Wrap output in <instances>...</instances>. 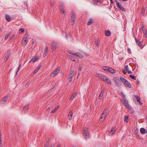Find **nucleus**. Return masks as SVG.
I'll list each match as a JSON object with an SVG mask.
<instances>
[{
	"instance_id": "nucleus-1",
	"label": "nucleus",
	"mask_w": 147,
	"mask_h": 147,
	"mask_svg": "<svg viewBox=\"0 0 147 147\" xmlns=\"http://www.w3.org/2000/svg\"><path fill=\"white\" fill-rule=\"evenodd\" d=\"M120 78L122 83L124 84L125 87H127L129 88L131 87V86L129 82L121 76L120 77Z\"/></svg>"
},
{
	"instance_id": "nucleus-2",
	"label": "nucleus",
	"mask_w": 147,
	"mask_h": 147,
	"mask_svg": "<svg viewBox=\"0 0 147 147\" xmlns=\"http://www.w3.org/2000/svg\"><path fill=\"white\" fill-rule=\"evenodd\" d=\"M60 71V69L59 67H57L53 72L51 74V76L53 77H54L57 75Z\"/></svg>"
},
{
	"instance_id": "nucleus-3",
	"label": "nucleus",
	"mask_w": 147,
	"mask_h": 147,
	"mask_svg": "<svg viewBox=\"0 0 147 147\" xmlns=\"http://www.w3.org/2000/svg\"><path fill=\"white\" fill-rule=\"evenodd\" d=\"M83 131L84 137L86 138H88L89 134L88 129L87 128H84L83 129Z\"/></svg>"
},
{
	"instance_id": "nucleus-4",
	"label": "nucleus",
	"mask_w": 147,
	"mask_h": 147,
	"mask_svg": "<svg viewBox=\"0 0 147 147\" xmlns=\"http://www.w3.org/2000/svg\"><path fill=\"white\" fill-rule=\"evenodd\" d=\"M108 112V110L107 109H105L103 112L101 116L100 119H102L104 118V120H105L107 115V113Z\"/></svg>"
},
{
	"instance_id": "nucleus-5",
	"label": "nucleus",
	"mask_w": 147,
	"mask_h": 147,
	"mask_svg": "<svg viewBox=\"0 0 147 147\" xmlns=\"http://www.w3.org/2000/svg\"><path fill=\"white\" fill-rule=\"evenodd\" d=\"M116 2V5L118 8L123 11H125V9L120 4V3L117 0H115Z\"/></svg>"
},
{
	"instance_id": "nucleus-6",
	"label": "nucleus",
	"mask_w": 147,
	"mask_h": 147,
	"mask_svg": "<svg viewBox=\"0 0 147 147\" xmlns=\"http://www.w3.org/2000/svg\"><path fill=\"white\" fill-rule=\"evenodd\" d=\"M51 49L53 51H55L56 49V47L57 45V43L55 41L52 42L51 44Z\"/></svg>"
},
{
	"instance_id": "nucleus-7",
	"label": "nucleus",
	"mask_w": 147,
	"mask_h": 147,
	"mask_svg": "<svg viewBox=\"0 0 147 147\" xmlns=\"http://www.w3.org/2000/svg\"><path fill=\"white\" fill-rule=\"evenodd\" d=\"M64 3L63 2L60 3V11H62L63 14H65V11H64L63 9Z\"/></svg>"
},
{
	"instance_id": "nucleus-8",
	"label": "nucleus",
	"mask_w": 147,
	"mask_h": 147,
	"mask_svg": "<svg viewBox=\"0 0 147 147\" xmlns=\"http://www.w3.org/2000/svg\"><path fill=\"white\" fill-rule=\"evenodd\" d=\"M114 82L117 84V86H120L121 85V83L119 79L117 78H115L114 79Z\"/></svg>"
},
{
	"instance_id": "nucleus-9",
	"label": "nucleus",
	"mask_w": 147,
	"mask_h": 147,
	"mask_svg": "<svg viewBox=\"0 0 147 147\" xmlns=\"http://www.w3.org/2000/svg\"><path fill=\"white\" fill-rule=\"evenodd\" d=\"M11 55V53L10 49H8L7 51V54L5 57V58L6 59V61L9 58V57Z\"/></svg>"
},
{
	"instance_id": "nucleus-10",
	"label": "nucleus",
	"mask_w": 147,
	"mask_h": 147,
	"mask_svg": "<svg viewBox=\"0 0 147 147\" xmlns=\"http://www.w3.org/2000/svg\"><path fill=\"white\" fill-rule=\"evenodd\" d=\"M8 96H5L4 97L2 100L0 101V103L1 104H5V103L6 101L8 99Z\"/></svg>"
},
{
	"instance_id": "nucleus-11",
	"label": "nucleus",
	"mask_w": 147,
	"mask_h": 147,
	"mask_svg": "<svg viewBox=\"0 0 147 147\" xmlns=\"http://www.w3.org/2000/svg\"><path fill=\"white\" fill-rule=\"evenodd\" d=\"M123 103L128 109H130V108L129 106V105L127 102V100L125 99L123 100Z\"/></svg>"
},
{
	"instance_id": "nucleus-12",
	"label": "nucleus",
	"mask_w": 147,
	"mask_h": 147,
	"mask_svg": "<svg viewBox=\"0 0 147 147\" xmlns=\"http://www.w3.org/2000/svg\"><path fill=\"white\" fill-rule=\"evenodd\" d=\"M78 94V92H75L74 93H73L72 94L69 100H73L74 98H76Z\"/></svg>"
},
{
	"instance_id": "nucleus-13",
	"label": "nucleus",
	"mask_w": 147,
	"mask_h": 147,
	"mask_svg": "<svg viewBox=\"0 0 147 147\" xmlns=\"http://www.w3.org/2000/svg\"><path fill=\"white\" fill-rule=\"evenodd\" d=\"M96 77L99 78L100 80H101V78L102 79V77H103V78L105 77V75L99 73L96 74Z\"/></svg>"
},
{
	"instance_id": "nucleus-14",
	"label": "nucleus",
	"mask_w": 147,
	"mask_h": 147,
	"mask_svg": "<svg viewBox=\"0 0 147 147\" xmlns=\"http://www.w3.org/2000/svg\"><path fill=\"white\" fill-rule=\"evenodd\" d=\"M135 39L137 45L140 47H141L142 46V43L140 42V40H138L135 38Z\"/></svg>"
},
{
	"instance_id": "nucleus-15",
	"label": "nucleus",
	"mask_w": 147,
	"mask_h": 147,
	"mask_svg": "<svg viewBox=\"0 0 147 147\" xmlns=\"http://www.w3.org/2000/svg\"><path fill=\"white\" fill-rule=\"evenodd\" d=\"M39 59V58L38 57H33L30 59V62H33V63H34L36 61L38 60Z\"/></svg>"
},
{
	"instance_id": "nucleus-16",
	"label": "nucleus",
	"mask_w": 147,
	"mask_h": 147,
	"mask_svg": "<svg viewBox=\"0 0 147 147\" xmlns=\"http://www.w3.org/2000/svg\"><path fill=\"white\" fill-rule=\"evenodd\" d=\"M5 19L8 22H9L11 20V17L7 14H5Z\"/></svg>"
},
{
	"instance_id": "nucleus-17",
	"label": "nucleus",
	"mask_w": 147,
	"mask_h": 147,
	"mask_svg": "<svg viewBox=\"0 0 147 147\" xmlns=\"http://www.w3.org/2000/svg\"><path fill=\"white\" fill-rule=\"evenodd\" d=\"M104 82L107 83L109 84H110L111 83V80L108 78L107 77L105 79Z\"/></svg>"
},
{
	"instance_id": "nucleus-18",
	"label": "nucleus",
	"mask_w": 147,
	"mask_h": 147,
	"mask_svg": "<svg viewBox=\"0 0 147 147\" xmlns=\"http://www.w3.org/2000/svg\"><path fill=\"white\" fill-rule=\"evenodd\" d=\"M105 34L106 36H109L111 35V32L110 30H107L105 31Z\"/></svg>"
},
{
	"instance_id": "nucleus-19",
	"label": "nucleus",
	"mask_w": 147,
	"mask_h": 147,
	"mask_svg": "<svg viewBox=\"0 0 147 147\" xmlns=\"http://www.w3.org/2000/svg\"><path fill=\"white\" fill-rule=\"evenodd\" d=\"M108 71L112 74H114L116 73V71L115 70L112 68L111 67H110Z\"/></svg>"
},
{
	"instance_id": "nucleus-20",
	"label": "nucleus",
	"mask_w": 147,
	"mask_h": 147,
	"mask_svg": "<svg viewBox=\"0 0 147 147\" xmlns=\"http://www.w3.org/2000/svg\"><path fill=\"white\" fill-rule=\"evenodd\" d=\"M73 115L72 111H71L68 115V118L69 120H70L72 119Z\"/></svg>"
},
{
	"instance_id": "nucleus-21",
	"label": "nucleus",
	"mask_w": 147,
	"mask_h": 147,
	"mask_svg": "<svg viewBox=\"0 0 147 147\" xmlns=\"http://www.w3.org/2000/svg\"><path fill=\"white\" fill-rule=\"evenodd\" d=\"M76 74V72L74 70H71L70 74L69 76H71V77H73L74 76H75Z\"/></svg>"
},
{
	"instance_id": "nucleus-22",
	"label": "nucleus",
	"mask_w": 147,
	"mask_h": 147,
	"mask_svg": "<svg viewBox=\"0 0 147 147\" xmlns=\"http://www.w3.org/2000/svg\"><path fill=\"white\" fill-rule=\"evenodd\" d=\"M104 93V91L103 90H102L99 94V96L98 97V99H101L102 97L103 96Z\"/></svg>"
},
{
	"instance_id": "nucleus-23",
	"label": "nucleus",
	"mask_w": 147,
	"mask_h": 147,
	"mask_svg": "<svg viewBox=\"0 0 147 147\" xmlns=\"http://www.w3.org/2000/svg\"><path fill=\"white\" fill-rule=\"evenodd\" d=\"M115 130L116 129L115 128L113 127L112 128L111 130V131L109 132V133L110 134H111V135H113L114 134Z\"/></svg>"
},
{
	"instance_id": "nucleus-24",
	"label": "nucleus",
	"mask_w": 147,
	"mask_h": 147,
	"mask_svg": "<svg viewBox=\"0 0 147 147\" xmlns=\"http://www.w3.org/2000/svg\"><path fill=\"white\" fill-rule=\"evenodd\" d=\"M140 131L142 134H145L147 132L146 130L144 129V128L143 127L141 128L140 129Z\"/></svg>"
},
{
	"instance_id": "nucleus-25",
	"label": "nucleus",
	"mask_w": 147,
	"mask_h": 147,
	"mask_svg": "<svg viewBox=\"0 0 147 147\" xmlns=\"http://www.w3.org/2000/svg\"><path fill=\"white\" fill-rule=\"evenodd\" d=\"M129 117V115H125L124 116V121L127 123L128 122Z\"/></svg>"
},
{
	"instance_id": "nucleus-26",
	"label": "nucleus",
	"mask_w": 147,
	"mask_h": 147,
	"mask_svg": "<svg viewBox=\"0 0 147 147\" xmlns=\"http://www.w3.org/2000/svg\"><path fill=\"white\" fill-rule=\"evenodd\" d=\"M136 98L137 99V101L140 103V105L142 104V103L140 101V98L137 95H135Z\"/></svg>"
},
{
	"instance_id": "nucleus-27",
	"label": "nucleus",
	"mask_w": 147,
	"mask_h": 147,
	"mask_svg": "<svg viewBox=\"0 0 147 147\" xmlns=\"http://www.w3.org/2000/svg\"><path fill=\"white\" fill-rule=\"evenodd\" d=\"M110 67L107 66H103L102 69L105 71H108Z\"/></svg>"
},
{
	"instance_id": "nucleus-28",
	"label": "nucleus",
	"mask_w": 147,
	"mask_h": 147,
	"mask_svg": "<svg viewBox=\"0 0 147 147\" xmlns=\"http://www.w3.org/2000/svg\"><path fill=\"white\" fill-rule=\"evenodd\" d=\"M93 22V18H91L90 20H89V22L87 23V24L88 25H91Z\"/></svg>"
},
{
	"instance_id": "nucleus-29",
	"label": "nucleus",
	"mask_w": 147,
	"mask_h": 147,
	"mask_svg": "<svg viewBox=\"0 0 147 147\" xmlns=\"http://www.w3.org/2000/svg\"><path fill=\"white\" fill-rule=\"evenodd\" d=\"M40 66H39L33 72L34 74H36L40 69Z\"/></svg>"
},
{
	"instance_id": "nucleus-30",
	"label": "nucleus",
	"mask_w": 147,
	"mask_h": 147,
	"mask_svg": "<svg viewBox=\"0 0 147 147\" xmlns=\"http://www.w3.org/2000/svg\"><path fill=\"white\" fill-rule=\"evenodd\" d=\"M24 41H23V40H22V44L23 45H25L27 44V42H27V41L28 39L25 38H24V39L23 38V40H24Z\"/></svg>"
},
{
	"instance_id": "nucleus-31",
	"label": "nucleus",
	"mask_w": 147,
	"mask_h": 147,
	"mask_svg": "<svg viewBox=\"0 0 147 147\" xmlns=\"http://www.w3.org/2000/svg\"><path fill=\"white\" fill-rule=\"evenodd\" d=\"M10 36V34L9 33H6L5 37V39L7 40L8 38V37Z\"/></svg>"
},
{
	"instance_id": "nucleus-32",
	"label": "nucleus",
	"mask_w": 147,
	"mask_h": 147,
	"mask_svg": "<svg viewBox=\"0 0 147 147\" xmlns=\"http://www.w3.org/2000/svg\"><path fill=\"white\" fill-rule=\"evenodd\" d=\"M77 55H76V56L80 58H83L84 57V56L82 55L81 53H77Z\"/></svg>"
},
{
	"instance_id": "nucleus-33",
	"label": "nucleus",
	"mask_w": 147,
	"mask_h": 147,
	"mask_svg": "<svg viewBox=\"0 0 147 147\" xmlns=\"http://www.w3.org/2000/svg\"><path fill=\"white\" fill-rule=\"evenodd\" d=\"M29 104H28L26 106H25L23 109V111H24L25 112H26V110L29 108Z\"/></svg>"
},
{
	"instance_id": "nucleus-34",
	"label": "nucleus",
	"mask_w": 147,
	"mask_h": 147,
	"mask_svg": "<svg viewBox=\"0 0 147 147\" xmlns=\"http://www.w3.org/2000/svg\"><path fill=\"white\" fill-rule=\"evenodd\" d=\"M76 17L75 13L74 11H73L72 12V14L71 15V18L75 19Z\"/></svg>"
},
{
	"instance_id": "nucleus-35",
	"label": "nucleus",
	"mask_w": 147,
	"mask_h": 147,
	"mask_svg": "<svg viewBox=\"0 0 147 147\" xmlns=\"http://www.w3.org/2000/svg\"><path fill=\"white\" fill-rule=\"evenodd\" d=\"M22 7L23 8H26L28 7V4L26 2H24L23 3V5H22Z\"/></svg>"
},
{
	"instance_id": "nucleus-36",
	"label": "nucleus",
	"mask_w": 147,
	"mask_h": 147,
	"mask_svg": "<svg viewBox=\"0 0 147 147\" xmlns=\"http://www.w3.org/2000/svg\"><path fill=\"white\" fill-rule=\"evenodd\" d=\"M129 76L132 79L134 80H136V78L135 76L134 75H129Z\"/></svg>"
},
{
	"instance_id": "nucleus-37",
	"label": "nucleus",
	"mask_w": 147,
	"mask_h": 147,
	"mask_svg": "<svg viewBox=\"0 0 147 147\" xmlns=\"http://www.w3.org/2000/svg\"><path fill=\"white\" fill-rule=\"evenodd\" d=\"M48 50V47H45L44 50V53L47 54Z\"/></svg>"
},
{
	"instance_id": "nucleus-38",
	"label": "nucleus",
	"mask_w": 147,
	"mask_h": 147,
	"mask_svg": "<svg viewBox=\"0 0 147 147\" xmlns=\"http://www.w3.org/2000/svg\"><path fill=\"white\" fill-rule=\"evenodd\" d=\"M83 68V67L82 66L80 65L78 67V69L79 71H81Z\"/></svg>"
},
{
	"instance_id": "nucleus-39",
	"label": "nucleus",
	"mask_w": 147,
	"mask_h": 147,
	"mask_svg": "<svg viewBox=\"0 0 147 147\" xmlns=\"http://www.w3.org/2000/svg\"><path fill=\"white\" fill-rule=\"evenodd\" d=\"M144 25L143 24H142L141 26V28L140 29V30L142 32V31H143L144 30Z\"/></svg>"
},
{
	"instance_id": "nucleus-40",
	"label": "nucleus",
	"mask_w": 147,
	"mask_h": 147,
	"mask_svg": "<svg viewBox=\"0 0 147 147\" xmlns=\"http://www.w3.org/2000/svg\"><path fill=\"white\" fill-rule=\"evenodd\" d=\"M21 65L20 64L19 65V66L18 67V69H17V71L16 72V74H17L18 72L19 71V70L20 69V68H21Z\"/></svg>"
},
{
	"instance_id": "nucleus-41",
	"label": "nucleus",
	"mask_w": 147,
	"mask_h": 147,
	"mask_svg": "<svg viewBox=\"0 0 147 147\" xmlns=\"http://www.w3.org/2000/svg\"><path fill=\"white\" fill-rule=\"evenodd\" d=\"M95 43L96 45L97 46V47H99V43L98 42V40H96L95 41Z\"/></svg>"
},
{
	"instance_id": "nucleus-42",
	"label": "nucleus",
	"mask_w": 147,
	"mask_h": 147,
	"mask_svg": "<svg viewBox=\"0 0 147 147\" xmlns=\"http://www.w3.org/2000/svg\"><path fill=\"white\" fill-rule=\"evenodd\" d=\"M72 80V77H71V76H69V81H68L69 82H71Z\"/></svg>"
},
{
	"instance_id": "nucleus-43",
	"label": "nucleus",
	"mask_w": 147,
	"mask_h": 147,
	"mask_svg": "<svg viewBox=\"0 0 147 147\" xmlns=\"http://www.w3.org/2000/svg\"><path fill=\"white\" fill-rule=\"evenodd\" d=\"M27 34H27V33L25 35V36L24 38V39L26 38L28 39V38H29V36Z\"/></svg>"
},
{
	"instance_id": "nucleus-44",
	"label": "nucleus",
	"mask_w": 147,
	"mask_h": 147,
	"mask_svg": "<svg viewBox=\"0 0 147 147\" xmlns=\"http://www.w3.org/2000/svg\"><path fill=\"white\" fill-rule=\"evenodd\" d=\"M75 21V19L74 18H71V21L72 22V23L73 22V24H74Z\"/></svg>"
},
{
	"instance_id": "nucleus-45",
	"label": "nucleus",
	"mask_w": 147,
	"mask_h": 147,
	"mask_svg": "<svg viewBox=\"0 0 147 147\" xmlns=\"http://www.w3.org/2000/svg\"><path fill=\"white\" fill-rule=\"evenodd\" d=\"M16 36V35L15 34H13L12 35L11 37V39H14L15 36Z\"/></svg>"
},
{
	"instance_id": "nucleus-46",
	"label": "nucleus",
	"mask_w": 147,
	"mask_h": 147,
	"mask_svg": "<svg viewBox=\"0 0 147 147\" xmlns=\"http://www.w3.org/2000/svg\"><path fill=\"white\" fill-rule=\"evenodd\" d=\"M20 31H21L23 33L24 32V30L23 28H21L20 29Z\"/></svg>"
},
{
	"instance_id": "nucleus-47",
	"label": "nucleus",
	"mask_w": 147,
	"mask_h": 147,
	"mask_svg": "<svg viewBox=\"0 0 147 147\" xmlns=\"http://www.w3.org/2000/svg\"><path fill=\"white\" fill-rule=\"evenodd\" d=\"M106 77L107 76L105 75V77L104 78L102 77V79L101 78V80L104 82L105 79L106 78Z\"/></svg>"
},
{
	"instance_id": "nucleus-48",
	"label": "nucleus",
	"mask_w": 147,
	"mask_h": 147,
	"mask_svg": "<svg viewBox=\"0 0 147 147\" xmlns=\"http://www.w3.org/2000/svg\"><path fill=\"white\" fill-rule=\"evenodd\" d=\"M144 36L145 37H147V30H146L145 32V34L144 35Z\"/></svg>"
},
{
	"instance_id": "nucleus-49",
	"label": "nucleus",
	"mask_w": 147,
	"mask_h": 147,
	"mask_svg": "<svg viewBox=\"0 0 147 147\" xmlns=\"http://www.w3.org/2000/svg\"><path fill=\"white\" fill-rule=\"evenodd\" d=\"M71 59L72 60L74 61H76V58H74V57H73L72 56H71Z\"/></svg>"
},
{
	"instance_id": "nucleus-50",
	"label": "nucleus",
	"mask_w": 147,
	"mask_h": 147,
	"mask_svg": "<svg viewBox=\"0 0 147 147\" xmlns=\"http://www.w3.org/2000/svg\"><path fill=\"white\" fill-rule=\"evenodd\" d=\"M59 106H57L55 108L54 110L55 111H56L59 108Z\"/></svg>"
},
{
	"instance_id": "nucleus-51",
	"label": "nucleus",
	"mask_w": 147,
	"mask_h": 147,
	"mask_svg": "<svg viewBox=\"0 0 147 147\" xmlns=\"http://www.w3.org/2000/svg\"><path fill=\"white\" fill-rule=\"evenodd\" d=\"M2 139L1 138H0V147H2Z\"/></svg>"
},
{
	"instance_id": "nucleus-52",
	"label": "nucleus",
	"mask_w": 147,
	"mask_h": 147,
	"mask_svg": "<svg viewBox=\"0 0 147 147\" xmlns=\"http://www.w3.org/2000/svg\"><path fill=\"white\" fill-rule=\"evenodd\" d=\"M127 50L128 53L129 54H131V50L130 48H128Z\"/></svg>"
},
{
	"instance_id": "nucleus-53",
	"label": "nucleus",
	"mask_w": 147,
	"mask_h": 147,
	"mask_svg": "<svg viewBox=\"0 0 147 147\" xmlns=\"http://www.w3.org/2000/svg\"><path fill=\"white\" fill-rule=\"evenodd\" d=\"M70 53L72 55H77V53H73L72 52H70Z\"/></svg>"
},
{
	"instance_id": "nucleus-54",
	"label": "nucleus",
	"mask_w": 147,
	"mask_h": 147,
	"mask_svg": "<svg viewBox=\"0 0 147 147\" xmlns=\"http://www.w3.org/2000/svg\"><path fill=\"white\" fill-rule=\"evenodd\" d=\"M121 94L122 95L123 97L125 99L126 98L125 96L122 92H121Z\"/></svg>"
},
{
	"instance_id": "nucleus-55",
	"label": "nucleus",
	"mask_w": 147,
	"mask_h": 147,
	"mask_svg": "<svg viewBox=\"0 0 147 147\" xmlns=\"http://www.w3.org/2000/svg\"><path fill=\"white\" fill-rule=\"evenodd\" d=\"M145 10L144 9H143L142 11V14L143 15H144L145 13Z\"/></svg>"
},
{
	"instance_id": "nucleus-56",
	"label": "nucleus",
	"mask_w": 147,
	"mask_h": 147,
	"mask_svg": "<svg viewBox=\"0 0 147 147\" xmlns=\"http://www.w3.org/2000/svg\"><path fill=\"white\" fill-rule=\"evenodd\" d=\"M48 143L47 142V143L45 144V147H48Z\"/></svg>"
},
{
	"instance_id": "nucleus-57",
	"label": "nucleus",
	"mask_w": 147,
	"mask_h": 147,
	"mask_svg": "<svg viewBox=\"0 0 147 147\" xmlns=\"http://www.w3.org/2000/svg\"><path fill=\"white\" fill-rule=\"evenodd\" d=\"M128 65H126L125 66V68L126 69V71H127V70H128Z\"/></svg>"
},
{
	"instance_id": "nucleus-58",
	"label": "nucleus",
	"mask_w": 147,
	"mask_h": 147,
	"mask_svg": "<svg viewBox=\"0 0 147 147\" xmlns=\"http://www.w3.org/2000/svg\"><path fill=\"white\" fill-rule=\"evenodd\" d=\"M122 71H123V74L124 75H125L126 74V72H125V70L123 69L122 70Z\"/></svg>"
},
{
	"instance_id": "nucleus-59",
	"label": "nucleus",
	"mask_w": 147,
	"mask_h": 147,
	"mask_svg": "<svg viewBox=\"0 0 147 147\" xmlns=\"http://www.w3.org/2000/svg\"><path fill=\"white\" fill-rule=\"evenodd\" d=\"M65 36V37L67 38V39L68 38V34H67L66 33Z\"/></svg>"
},
{
	"instance_id": "nucleus-60",
	"label": "nucleus",
	"mask_w": 147,
	"mask_h": 147,
	"mask_svg": "<svg viewBox=\"0 0 147 147\" xmlns=\"http://www.w3.org/2000/svg\"><path fill=\"white\" fill-rule=\"evenodd\" d=\"M56 112V111H55L54 109L52 110L51 112V113H55Z\"/></svg>"
},
{
	"instance_id": "nucleus-61",
	"label": "nucleus",
	"mask_w": 147,
	"mask_h": 147,
	"mask_svg": "<svg viewBox=\"0 0 147 147\" xmlns=\"http://www.w3.org/2000/svg\"><path fill=\"white\" fill-rule=\"evenodd\" d=\"M47 55V54L44 53L43 56L44 57H45Z\"/></svg>"
},
{
	"instance_id": "nucleus-62",
	"label": "nucleus",
	"mask_w": 147,
	"mask_h": 147,
	"mask_svg": "<svg viewBox=\"0 0 147 147\" xmlns=\"http://www.w3.org/2000/svg\"><path fill=\"white\" fill-rule=\"evenodd\" d=\"M128 73L129 74H132V72L131 71H128Z\"/></svg>"
},
{
	"instance_id": "nucleus-63",
	"label": "nucleus",
	"mask_w": 147,
	"mask_h": 147,
	"mask_svg": "<svg viewBox=\"0 0 147 147\" xmlns=\"http://www.w3.org/2000/svg\"><path fill=\"white\" fill-rule=\"evenodd\" d=\"M110 2H111V3L112 4H113L114 3V2L113 1V0H110Z\"/></svg>"
},
{
	"instance_id": "nucleus-64",
	"label": "nucleus",
	"mask_w": 147,
	"mask_h": 147,
	"mask_svg": "<svg viewBox=\"0 0 147 147\" xmlns=\"http://www.w3.org/2000/svg\"><path fill=\"white\" fill-rule=\"evenodd\" d=\"M1 138V131L0 130V138Z\"/></svg>"
}]
</instances>
